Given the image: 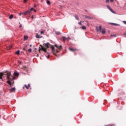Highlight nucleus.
<instances>
[{
    "mask_svg": "<svg viewBox=\"0 0 126 126\" xmlns=\"http://www.w3.org/2000/svg\"><path fill=\"white\" fill-rule=\"evenodd\" d=\"M107 8L108 9H109L110 10V11L111 12H112V13H116L115 12V11H114V10H113V9H112L111 7H110V6H109V5H107Z\"/></svg>",
    "mask_w": 126,
    "mask_h": 126,
    "instance_id": "obj_6",
    "label": "nucleus"
},
{
    "mask_svg": "<svg viewBox=\"0 0 126 126\" xmlns=\"http://www.w3.org/2000/svg\"><path fill=\"white\" fill-rule=\"evenodd\" d=\"M96 31H97V32H98V31H99V30L98 29L97 27H96Z\"/></svg>",
    "mask_w": 126,
    "mask_h": 126,
    "instance_id": "obj_37",
    "label": "nucleus"
},
{
    "mask_svg": "<svg viewBox=\"0 0 126 126\" xmlns=\"http://www.w3.org/2000/svg\"><path fill=\"white\" fill-rule=\"evenodd\" d=\"M22 14H23V13H20L19 14V15H22Z\"/></svg>",
    "mask_w": 126,
    "mask_h": 126,
    "instance_id": "obj_36",
    "label": "nucleus"
},
{
    "mask_svg": "<svg viewBox=\"0 0 126 126\" xmlns=\"http://www.w3.org/2000/svg\"><path fill=\"white\" fill-rule=\"evenodd\" d=\"M19 52L20 51H18L16 52V55H19Z\"/></svg>",
    "mask_w": 126,
    "mask_h": 126,
    "instance_id": "obj_26",
    "label": "nucleus"
},
{
    "mask_svg": "<svg viewBox=\"0 0 126 126\" xmlns=\"http://www.w3.org/2000/svg\"><path fill=\"white\" fill-rule=\"evenodd\" d=\"M46 2H47V4H48V5H50V4H51V1H50V0H46Z\"/></svg>",
    "mask_w": 126,
    "mask_h": 126,
    "instance_id": "obj_16",
    "label": "nucleus"
},
{
    "mask_svg": "<svg viewBox=\"0 0 126 126\" xmlns=\"http://www.w3.org/2000/svg\"><path fill=\"white\" fill-rule=\"evenodd\" d=\"M14 74L15 76H18L19 75V73H17V72H14Z\"/></svg>",
    "mask_w": 126,
    "mask_h": 126,
    "instance_id": "obj_15",
    "label": "nucleus"
},
{
    "mask_svg": "<svg viewBox=\"0 0 126 126\" xmlns=\"http://www.w3.org/2000/svg\"><path fill=\"white\" fill-rule=\"evenodd\" d=\"M35 37L36 38H40V35H38V33H37Z\"/></svg>",
    "mask_w": 126,
    "mask_h": 126,
    "instance_id": "obj_21",
    "label": "nucleus"
},
{
    "mask_svg": "<svg viewBox=\"0 0 126 126\" xmlns=\"http://www.w3.org/2000/svg\"><path fill=\"white\" fill-rule=\"evenodd\" d=\"M36 4H34V7H36Z\"/></svg>",
    "mask_w": 126,
    "mask_h": 126,
    "instance_id": "obj_41",
    "label": "nucleus"
},
{
    "mask_svg": "<svg viewBox=\"0 0 126 126\" xmlns=\"http://www.w3.org/2000/svg\"><path fill=\"white\" fill-rule=\"evenodd\" d=\"M67 40L71 39V38H70V37H67Z\"/></svg>",
    "mask_w": 126,
    "mask_h": 126,
    "instance_id": "obj_29",
    "label": "nucleus"
},
{
    "mask_svg": "<svg viewBox=\"0 0 126 126\" xmlns=\"http://www.w3.org/2000/svg\"><path fill=\"white\" fill-rule=\"evenodd\" d=\"M4 76V74L0 73V79H2V77Z\"/></svg>",
    "mask_w": 126,
    "mask_h": 126,
    "instance_id": "obj_11",
    "label": "nucleus"
},
{
    "mask_svg": "<svg viewBox=\"0 0 126 126\" xmlns=\"http://www.w3.org/2000/svg\"><path fill=\"white\" fill-rule=\"evenodd\" d=\"M82 29H83V30H86V27H85V26H82Z\"/></svg>",
    "mask_w": 126,
    "mask_h": 126,
    "instance_id": "obj_19",
    "label": "nucleus"
},
{
    "mask_svg": "<svg viewBox=\"0 0 126 126\" xmlns=\"http://www.w3.org/2000/svg\"><path fill=\"white\" fill-rule=\"evenodd\" d=\"M69 50L70 52H72L73 53H75V52H77V51H78V49L73 48H69Z\"/></svg>",
    "mask_w": 126,
    "mask_h": 126,
    "instance_id": "obj_5",
    "label": "nucleus"
},
{
    "mask_svg": "<svg viewBox=\"0 0 126 126\" xmlns=\"http://www.w3.org/2000/svg\"><path fill=\"white\" fill-rule=\"evenodd\" d=\"M62 39L64 41H66V40H67V38L65 37V36H63Z\"/></svg>",
    "mask_w": 126,
    "mask_h": 126,
    "instance_id": "obj_14",
    "label": "nucleus"
},
{
    "mask_svg": "<svg viewBox=\"0 0 126 126\" xmlns=\"http://www.w3.org/2000/svg\"><path fill=\"white\" fill-rule=\"evenodd\" d=\"M59 52H60V51L59 50H57L56 51L55 50V51L53 52V54L54 55V56H56L57 57V56H58V55H57V54H56V53H59Z\"/></svg>",
    "mask_w": 126,
    "mask_h": 126,
    "instance_id": "obj_9",
    "label": "nucleus"
},
{
    "mask_svg": "<svg viewBox=\"0 0 126 126\" xmlns=\"http://www.w3.org/2000/svg\"><path fill=\"white\" fill-rule=\"evenodd\" d=\"M49 57H50V55H48V56L47 57V59H49Z\"/></svg>",
    "mask_w": 126,
    "mask_h": 126,
    "instance_id": "obj_39",
    "label": "nucleus"
},
{
    "mask_svg": "<svg viewBox=\"0 0 126 126\" xmlns=\"http://www.w3.org/2000/svg\"><path fill=\"white\" fill-rule=\"evenodd\" d=\"M21 27H22V25L20 24V26H19V28H21Z\"/></svg>",
    "mask_w": 126,
    "mask_h": 126,
    "instance_id": "obj_34",
    "label": "nucleus"
},
{
    "mask_svg": "<svg viewBox=\"0 0 126 126\" xmlns=\"http://www.w3.org/2000/svg\"><path fill=\"white\" fill-rule=\"evenodd\" d=\"M20 63H21V62H20Z\"/></svg>",
    "mask_w": 126,
    "mask_h": 126,
    "instance_id": "obj_46",
    "label": "nucleus"
},
{
    "mask_svg": "<svg viewBox=\"0 0 126 126\" xmlns=\"http://www.w3.org/2000/svg\"><path fill=\"white\" fill-rule=\"evenodd\" d=\"M110 25H113V26H120V25L119 24H116L114 23H110Z\"/></svg>",
    "mask_w": 126,
    "mask_h": 126,
    "instance_id": "obj_8",
    "label": "nucleus"
},
{
    "mask_svg": "<svg viewBox=\"0 0 126 126\" xmlns=\"http://www.w3.org/2000/svg\"><path fill=\"white\" fill-rule=\"evenodd\" d=\"M124 35H126V33H124Z\"/></svg>",
    "mask_w": 126,
    "mask_h": 126,
    "instance_id": "obj_42",
    "label": "nucleus"
},
{
    "mask_svg": "<svg viewBox=\"0 0 126 126\" xmlns=\"http://www.w3.org/2000/svg\"><path fill=\"white\" fill-rule=\"evenodd\" d=\"M30 47L31 48V47H32V44H31V45H30Z\"/></svg>",
    "mask_w": 126,
    "mask_h": 126,
    "instance_id": "obj_40",
    "label": "nucleus"
},
{
    "mask_svg": "<svg viewBox=\"0 0 126 126\" xmlns=\"http://www.w3.org/2000/svg\"><path fill=\"white\" fill-rule=\"evenodd\" d=\"M123 23H124V24H126V21H123Z\"/></svg>",
    "mask_w": 126,
    "mask_h": 126,
    "instance_id": "obj_31",
    "label": "nucleus"
},
{
    "mask_svg": "<svg viewBox=\"0 0 126 126\" xmlns=\"http://www.w3.org/2000/svg\"><path fill=\"white\" fill-rule=\"evenodd\" d=\"M85 18H88V19H92V17L88 16L85 15Z\"/></svg>",
    "mask_w": 126,
    "mask_h": 126,
    "instance_id": "obj_12",
    "label": "nucleus"
},
{
    "mask_svg": "<svg viewBox=\"0 0 126 126\" xmlns=\"http://www.w3.org/2000/svg\"><path fill=\"white\" fill-rule=\"evenodd\" d=\"M25 87H26L27 89H29V87H30V84H29L28 86H27V85H25Z\"/></svg>",
    "mask_w": 126,
    "mask_h": 126,
    "instance_id": "obj_13",
    "label": "nucleus"
},
{
    "mask_svg": "<svg viewBox=\"0 0 126 126\" xmlns=\"http://www.w3.org/2000/svg\"><path fill=\"white\" fill-rule=\"evenodd\" d=\"M32 10H34V8H32L30 9V11H32Z\"/></svg>",
    "mask_w": 126,
    "mask_h": 126,
    "instance_id": "obj_30",
    "label": "nucleus"
},
{
    "mask_svg": "<svg viewBox=\"0 0 126 126\" xmlns=\"http://www.w3.org/2000/svg\"><path fill=\"white\" fill-rule=\"evenodd\" d=\"M99 31L101 32V33L103 34V35H104L106 33V29L103 28L102 30V26H101L99 27Z\"/></svg>",
    "mask_w": 126,
    "mask_h": 126,
    "instance_id": "obj_4",
    "label": "nucleus"
},
{
    "mask_svg": "<svg viewBox=\"0 0 126 126\" xmlns=\"http://www.w3.org/2000/svg\"><path fill=\"white\" fill-rule=\"evenodd\" d=\"M45 47H46V49H48L49 48H51L52 52H56V50H55V47L53 45H51L49 43H45Z\"/></svg>",
    "mask_w": 126,
    "mask_h": 126,
    "instance_id": "obj_2",
    "label": "nucleus"
},
{
    "mask_svg": "<svg viewBox=\"0 0 126 126\" xmlns=\"http://www.w3.org/2000/svg\"><path fill=\"white\" fill-rule=\"evenodd\" d=\"M37 56H39V55L37 54Z\"/></svg>",
    "mask_w": 126,
    "mask_h": 126,
    "instance_id": "obj_47",
    "label": "nucleus"
},
{
    "mask_svg": "<svg viewBox=\"0 0 126 126\" xmlns=\"http://www.w3.org/2000/svg\"><path fill=\"white\" fill-rule=\"evenodd\" d=\"M28 13H30V11H27L25 12L24 13V14H25V15H26V14H27Z\"/></svg>",
    "mask_w": 126,
    "mask_h": 126,
    "instance_id": "obj_22",
    "label": "nucleus"
},
{
    "mask_svg": "<svg viewBox=\"0 0 126 126\" xmlns=\"http://www.w3.org/2000/svg\"><path fill=\"white\" fill-rule=\"evenodd\" d=\"M111 2H114V0H110Z\"/></svg>",
    "mask_w": 126,
    "mask_h": 126,
    "instance_id": "obj_35",
    "label": "nucleus"
},
{
    "mask_svg": "<svg viewBox=\"0 0 126 126\" xmlns=\"http://www.w3.org/2000/svg\"><path fill=\"white\" fill-rule=\"evenodd\" d=\"M27 68V67L26 66H23L22 68V69H25Z\"/></svg>",
    "mask_w": 126,
    "mask_h": 126,
    "instance_id": "obj_24",
    "label": "nucleus"
},
{
    "mask_svg": "<svg viewBox=\"0 0 126 126\" xmlns=\"http://www.w3.org/2000/svg\"><path fill=\"white\" fill-rule=\"evenodd\" d=\"M40 46L41 47H39V49L38 50V52L39 53H41V51H43V52H44L45 53H47V48H44V47H43V46L42 45H40Z\"/></svg>",
    "mask_w": 126,
    "mask_h": 126,
    "instance_id": "obj_3",
    "label": "nucleus"
},
{
    "mask_svg": "<svg viewBox=\"0 0 126 126\" xmlns=\"http://www.w3.org/2000/svg\"><path fill=\"white\" fill-rule=\"evenodd\" d=\"M75 18H76V19L77 20H79V19H78V16L75 15Z\"/></svg>",
    "mask_w": 126,
    "mask_h": 126,
    "instance_id": "obj_20",
    "label": "nucleus"
},
{
    "mask_svg": "<svg viewBox=\"0 0 126 126\" xmlns=\"http://www.w3.org/2000/svg\"><path fill=\"white\" fill-rule=\"evenodd\" d=\"M117 35L116 34H111L110 35L111 37H116Z\"/></svg>",
    "mask_w": 126,
    "mask_h": 126,
    "instance_id": "obj_25",
    "label": "nucleus"
},
{
    "mask_svg": "<svg viewBox=\"0 0 126 126\" xmlns=\"http://www.w3.org/2000/svg\"><path fill=\"white\" fill-rule=\"evenodd\" d=\"M7 83H8L9 85H10V86H11V82H10V81H7Z\"/></svg>",
    "mask_w": 126,
    "mask_h": 126,
    "instance_id": "obj_18",
    "label": "nucleus"
},
{
    "mask_svg": "<svg viewBox=\"0 0 126 126\" xmlns=\"http://www.w3.org/2000/svg\"><path fill=\"white\" fill-rule=\"evenodd\" d=\"M24 2H27V0H24Z\"/></svg>",
    "mask_w": 126,
    "mask_h": 126,
    "instance_id": "obj_38",
    "label": "nucleus"
},
{
    "mask_svg": "<svg viewBox=\"0 0 126 126\" xmlns=\"http://www.w3.org/2000/svg\"><path fill=\"white\" fill-rule=\"evenodd\" d=\"M4 75L6 76L7 79H8V80H13V79H14V77L11 76L10 72H7L5 74H4Z\"/></svg>",
    "mask_w": 126,
    "mask_h": 126,
    "instance_id": "obj_1",
    "label": "nucleus"
},
{
    "mask_svg": "<svg viewBox=\"0 0 126 126\" xmlns=\"http://www.w3.org/2000/svg\"><path fill=\"white\" fill-rule=\"evenodd\" d=\"M28 39V37L27 36H24V39L25 40H27Z\"/></svg>",
    "mask_w": 126,
    "mask_h": 126,
    "instance_id": "obj_27",
    "label": "nucleus"
},
{
    "mask_svg": "<svg viewBox=\"0 0 126 126\" xmlns=\"http://www.w3.org/2000/svg\"><path fill=\"white\" fill-rule=\"evenodd\" d=\"M16 90V89L15 88H12L10 90V92H14V91H15Z\"/></svg>",
    "mask_w": 126,
    "mask_h": 126,
    "instance_id": "obj_10",
    "label": "nucleus"
},
{
    "mask_svg": "<svg viewBox=\"0 0 126 126\" xmlns=\"http://www.w3.org/2000/svg\"><path fill=\"white\" fill-rule=\"evenodd\" d=\"M28 52H29V53H31L32 52V49L31 48L29 49Z\"/></svg>",
    "mask_w": 126,
    "mask_h": 126,
    "instance_id": "obj_23",
    "label": "nucleus"
},
{
    "mask_svg": "<svg viewBox=\"0 0 126 126\" xmlns=\"http://www.w3.org/2000/svg\"><path fill=\"white\" fill-rule=\"evenodd\" d=\"M40 34H44V32H43V31H41V32H40Z\"/></svg>",
    "mask_w": 126,
    "mask_h": 126,
    "instance_id": "obj_33",
    "label": "nucleus"
},
{
    "mask_svg": "<svg viewBox=\"0 0 126 126\" xmlns=\"http://www.w3.org/2000/svg\"><path fill=\"white\" fill-rule=\"evenodd\" d=\"M35 50H37V48H35Z\"/></svg>",
    "mask_w": 126,
    "mask_h": 126,
    "instance_id": "obj_45",
    "label": "nucleus"
},
{
    "mask_svg": "<svg viewBox=\"0 0 126 126\" xmlns=\"http://www.w3.org/2000/svg\"><path fill=\"white\" fill-rule=\"evenodd\" d=\"M106 2L109 3V2H110V0H106Z\"/></svg>",
    "mask_w": 126,
    "mask_h": 126,
    "instance_id": "obj_28",
    "label": "nucleus"
},
{
    "mask_svg": "<svg viewBox=\"0 0 126 126\" xmlns=\"http://www.w3.org/2000/svg\"><path fill=\"white\" fill-rule=\"evenodd\" d=\"M55 47H56V48H57V49L59 50H63V46L62 45L59 46H58V45L55 44Z\"/></svg>",
    "mask_w": 126,
    "mask_h": 126,
    "instance_id": "obj_7",
    "label": "nucleus"
},
{
    "mask_svg": "<svg viewBox=\"0 0 126 126\" xmlns=\"http://www.w3.org/2000/svg\"><path fill=\"white\" fill-rule=\"evenodd\" d=\"M34 10L35 12H36V10Z\"/></svg>",
    "mask_w": 126,
    "mask_h": 126,
    "instance_id": "obj_43",
    "label": "nucleus"
},
{
    "mask_svg": "<svg viewBox=\"0 0 126 126\" xmlns=\"http://www.w3.org/2000/svg\"><path fill=\"white\" fill-rule=\"evenodd\" d=\"M9 19H12V18H13V15H11L9 17Z\"/></svg>",
    "mask_w": 126,
    "mask_h": 126,
    "instance_id": "obj_17",
    "label": "nucleus"
},
{
    "mask_svg": "<svg viewBox=\"0 0 126 126\" xmlns=\"http://www.w3.org/2000/svg\"><path fill=\"white\" fill-rule=\"evenodd\" d=\"M78 24H79V25H82V24L81 23V22H79Z\"/></svg>",
    "mask_w": 126,
    "mask_h": 126,
    "instance_id": "obj_32",
    "label": "nucleus"
},
{
    "mask_svg": "<svg viewBox=\"0 0 126 126\" xmlns=\"http://www.w3.org/2000/svg\"><path fill=\"white\" fill-rule=\"evenodd\" d=\"M32 18H33V16H32Z\"/></svg>",
    "mask_w": 126,
    "mask_h": 126,
    "instance_id": "obj_44",
    "label": "nucleus"
}]
</instances>
